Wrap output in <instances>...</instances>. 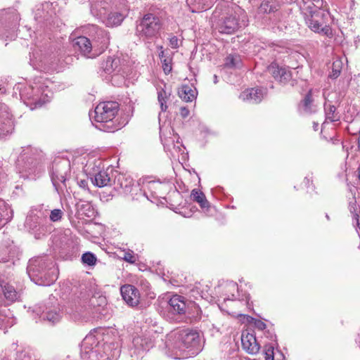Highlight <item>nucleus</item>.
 Listing matches in <instances>:
<instances>
[{"mask_svg":"<svg viewBox=\"0 0 360 360\" xmlns=\"http://www.w3.org/2000/svg\"><path fill=\"white\" fill-rule=\"evenodd\" d=\"M164 144V146L165 148H167L168 149H169V141L168 140H165V142L163 143Z\"/></svg>","mask_w":360,"mask_h":360,"instance_id":"50","label":"nucleus"},{"mask_svg":"<svg viewBox=\"0 0 360 360\" xmlns=\"http://www.w3.org/2000/svg\"><path fill=\"white\" fill-rule=\"evenodd\" d=\"M240 61V57L238 55L230 54L225 58L224 66L229 68H233L238 67Z\"/></svg>","mask_w":360,"mask_h":360,"instance_id":"37","label":"nucleus"},{"mask_svg":"<svg viewBox=\"0 0 360 360\" xmlns=\"http://www.w3.org/2000/svg\"><path fill=\"white\" fill-rule=\"evenodd\" d=\"M256 326L260 330H264L266 328V324L264 322L259 321L256 323Z\"/></svg>","mask_w":360,"mask_h":360,"instance_id":"48","label":"nucleus"},{"mask_svg":"<svg viewBox=\"0 0 360 360\" xmlns=\"http://www.w3.org/2000/svg\"><path fill=\"white\" fill-rule=\"evenodd\" d=\"M274 347L271 345L264 346L265 360H274Z\"/></svg>","mask_w":360,"mask_h":360,"instance_id":"41","label":"nucleus"},{"mask_svg":"<svg viewBox=\"0 0 360 360\" xmlns=\"http://www.w3.org/2000/svg\"><path fill=\"white\" fill-rule=\"evenodd\" d=\"M349 210L351 214H353L354 219L355 221V224L356 226H359V207L356 204V200L354 198L352 201L349 203Z\"/></svg>","mask_w":360,"mask_h":360,"instance_id":"36","label":"nucleus"},{"mask_svg":"<svg viewBox=\"0 0 360 360\" xmlns=\"http://www.w3.org/2000/svg\"><path fill=\"white\" fill-rule=\"evenodd\" d=\"M11 117L8 106L0 103V136L12 132L13 123Z\"/></svg>","mask_w":360,"mask_h":360,"instance_id":"20","label":"nucleus"},{"mask_svg":"<svg viewBox=\"0 0 360 360\" xmlns=\"http://www.w3.org/2000/svg\"><path fill=\"white\" fill-rule=\"evenodd\" d=\"M323 0H302L300 9L307 26L315 32H323L328 35L330 29L323 26V18L327 13L322 9Z\"/></svg>","mask_w":360,"mask_h":360,"instance_id":"4","label":"nucleus"},{"mask_svg":"<svg viewBox=\"0 0 360 360\" xmlns=\"http://www.w3.org/2000/svg\"><path fill=\"white\" fill-rule=\"evenodd\" d=\"M123 259L130 264H134L136 262V257L133 251L129 250L124 252Z\"/></svg>","mask_w":360,"mask_h":360,"instance_id":"42","label":"nucleus"},{"mask_svg":"<svg viewBox=\"0 0 360 360\" xmlns=\"http://www.w3.org/2000/svg\"><path fill=\"white\" fill-rule=\"evenodd\" d=\"M86 300H87V298H86L85 300H79L78 302V304H76L75 307H76V309L78 310L79 309V307H84L86 303Z\"/></svg>","mask_w":360,"mask_h":360,"instance_id":"47","label":"nucleus"},{"mask_svg":"<svg viewBox=\"0 0 360 360\" xmlns=\"http://www.w3.org/2000/svg\"><path fill=\"white\" fill-rule=\"evenodd\" d=\"M155 185H158L155 182H149L148 186L149 188L154 187Z\"/></svg>","mask_w":360,"mask_h":360,"instance_id":"51","label":"nucleus"},{"mask_svg":"<svg viewBox=\"0 0 360 360\" xmlns=\"http://www.w3.org/2000/svg\"><path fill=\"white\" fill-rule=\"evenodd\" d=\"M313 102L312 89H310L299 105L300 112L306 115L315 113L317 111V108Z\"/></svg>","mask_w":360,"mask_h":360,"instance_id":"26","label":"nucleus"},{"mask_svg":"<svg viewBox=\"0 0 360 360\" xmlns=\"http://www.w3.org/2000/svg\"><path fill=\"white\" fill-rule=\"evenodd\" d=\"M243 349L250 354H256L259 352L260 345L257 342L255 335L249 332H243L241 335Z\"/></svg>","mask_w":360,"mask_h":360,"instance_id":"22","label":"nucleus"},{"mask_svg":"<svg viewBox=\"0 0 360 360\" xmlns=\"http://www.w3.org/2000/svg\"><path fill=\"white\" fill-rule=\"evenodd\" d=\"M20 254L19 248L13 244H1L0 246V263H8V266L15 264Z\"/></svg>","mask_w":360,"mask_h":360,"instance_id":"14","label":"nucleus"},{"mask_svg":"<svg viewBox=\"0 0 360 360\" xmlns=\"http://www.w3.org/2000/svg\"><path fill=\"white\" fill-rule=\"evenodd\" d=\"M268 72L280 82L285 83L291 78L290 71L285 67H280L276 63H271L267 68Z\"/></svg>","mask_w":360,"mask_h":360,"instance_id":"23","label":"nucleus"},{"mask_svg":"<svg viewBox=\"0 0 360 360\" xmlns=\"http://www.w3.org/2000/svg\"><path fill=\"white\" fill-rule=\"evenodd\" d=\"M192 199L197 202L202 208H208L210 203L205 198V194L199 190L193 189L191 191Z\"/></svg>","mask_w":360,"mask_h":360,"instance_id":"34","label":"nucleus"},{"mask_svg":"<svg viewBox=\"0 0 360 360\" xmlns=\"http://www.w3.org/2000/svg\"><path fill=\"white\" fill-rule=\"evenodd\" d=\"M82 262L84 264H87L89 266H94L96 264L97 259L94 254L90 252H87L82 255Z\"/></svg>","mask_w":360,"mask_h":360,"instance_id":"38","label":"nucleus"},{"mask_svg":"<svg viewBox=\"0 0 360 360\" xmlns=\"http://www.w3.org/2000/svg\"><path fill=\"white\" fill-rule=\"evenodd\" d=\"M166 309L172 315L185 314L186 311V299L181 295H174L169 300Z\"/></svg>","mask_w":360,"mask_h":360,"instance_id":"21","label":"nucleus"},{"mask_svg":"<svg viewBox=\"0 0 360 360\" xmlns=\"http://www.w3.org/2000/svg\"><path fill=\"white\" fill-rule=\"evenodd\" d=\"M3 321V319H1V317L0 316V321Z\"/></svg>","mask_w":360,"mask_h":360,"instance_id":"56","label":"nucleus"},{"mask_svg":"<svg viewBox=\"0 0 360 360\" xmlns=\"http://www.w3.org/2000/svg\"><path fill=\"white\" fill-rule=\"evenodd\" d=\"M189 110L186 107H181L180 108V115L183 118H186L189 115Z\"/></svg>","mask_w":360,"mask_h":360,"instance_id":"46","label":"nucleus"},{"mask_svg":"<svg viewBox=\"0 0 360 360\" xmlns=\"http://www.w3.org/2000/svg\"><path fill=\"white\" fill-rule=\"evenodd\" d=\"M278 4L276 0H264L259 7V13H271L278 10Z\"/></svg>","mask_w":360,"mask_h":360,"instance_id":"32","label":"nucleus"},{"mask_svg":"<svg viewBox=\"0 0 360 360\" xmlns=\"http://www.w3.org/2000/svg\"><path fill=\"white\" fill-rule=\"evenodd\" d=\"M7 179L6 170L2 160H0V185Z\"/></svg>","mask_w":360,"mask_h":360,"instance_id":"43","label":"nucleus"},{"mask_svg":"<svg viewBox=\"0 0 360 360\" xmlns=\"http://www.w3.org/2000/svg\"><path fill=\"white\" fill-rule=\"evenodd\" d=\"M117 0H94L91 6V13H92V8L96 4H98V8L102 7H107V13H108L112 9V6Z\"/></svg>","mask_w":360,"mask_h":360,"instance_id":"35","label":"nucleus"},{"mask_svg":"<svg viewBox=\"0 0 360 360\" xmlns=\"http://www.w3.org/2000/svg\"><path fill=\"white\" fill-rule=\"evenodd\" d=\"M324 111L326 120H328L331 122H338L340 120V115L337 111L336 107L327 101H326L324 104Z\"/></svg>","mask_w":360,"mask_h":360,"instance_id":"31","label":"nucleus"},{"mask_svg":"<svg viewBox=\"0 0 360 360\" xmlns=\"http://www.w3.org/2000/svg\"><path fill=\"white\" fill-rule=\"evenodd\" d=\"M93 184L98 187H105L111 185V179L106 171H99L92 179Z\"/></svg>","mask_w":360,"mask_h":360,"instance_id":"29","label":"nucleus"},{"mask_svg":"<svg viewBox=\"0 0 360 360\" xmlns=\"http://www.w3.org/2000/svg\"><path fill=\"white\" fill-rule=\"evenodd\" d=\"M72 46L76 51H79L84 56L93 58L98 56L91 41L86 37H78L72 39Z\"/></svg>","mask_w":360,"mask_h":360,"instance_id":"16","label":"nucleus"},{"mask_svg":"<svg viewBox=\"0 0 360 360\" xmlns=\"http://www.w3.org/2000/svg\"><path fill=\"white\" fill-rule=\"evenodd\" d=\"M357 142H358V148L360 150V134H359V136L357 139Z\"/></svg>","mask_w":360,"mask_h":360,"instance_id":"53","label":"nucleus"},{"mask_svg":"<svg viewBox=\"0 0 360 360\" xmlns=\"http://www.w3.org/2000/svg\"><path fill=\"white\" fill-rule=\"evenodd\" d=\"M167 342L174 349L189 354H197L201 350L199 333L189 328L172 332L168 335Z\"/></svg>","mask_w":360,"mask_h":360,"instance_id":"3","label":"nucleus"},{"mask_svg":"<svg viewBox=\"0 0 360 360\" xmlns=\"http://www.w3.org/2000/svg\"><path fill=\"white\" fill-rule=\"evenodd\" d=\"M120 292L124 302L131 307L137 306L140 302V293L134 285L126 284L120 288Z\"/></svg>","mask_w":360,"mask_h":360,"instance_id":"19","label":"nucleus"},{"mask_svg":"<svg viewBox=\"0 0 360 360\" xmlns=\"http://www.w3.org/2000/svg\"><path fill=\"white\" fill-rule=\"evenodd\" d=\"M110 349L108 344L99 345L94 334L87 335L81 344V358L82 360H112L107 352Z\"/></svg>","mask_w":360,"mask_h":360,"instance_id":"5","label":"nucleus"},{"mask_svg":"<svg viewBox=\"0 0 360 360\" xmlns=\"http://www.w3.org/2000/svg\"><path fill=\"white\" fill-rule=\"evenodd\" d=\"M98 4H96L92 8V15L101 19L107 27H115L120 25L125 18V13L122 11H110L107 13V7L98 8Z\"/></svg>","mask_w":360,"mask_h":360,"instance_id":"12","label":"nucleus"},{"mask_svg":"<svg viewBox=\"0 0 360 360\" xmlns=\"http://www.w3.org/2000/svg\"><path fill=\"white\" fill-rule=\"evenodd\" d=\"M79 185L80 187L83 188H86L87 187V181L86 180H81L79 182Z\"/></svg>","mask_w":360,"mask_h":360,"instance_id":"49","label":"nucleus"},{"mask_svg":"<svg viewBox=\"0 0 360 360\" xmlns=\"http://www.w3.org/2000/svg\"><path fill=\"white\" fill-rule=\"evenodd\" d=\"M342 65V61L340 60H336L333 63L332 72L329 75L330 78L335 79L340 75L341 72Z\"/></svg>","mask_w":360,"mask_h":360,"instance_id":"39","label":"nucleus"},{"mask_svg":"<svg viewBox=\"0 0 360 360\" xmlns=\"http://www.w3.org/2000/svg\"><path fill=\"white\" fill-rule=\"evenodd\" d=\"M169 46L172 49H176V48L179 47V39L177 38V37L174 36V37L170 38V39H169Z\"/></svg>","mask_w":360,"mask_h":360,"instance_id":"45","label":"nucleus"},{"mask_svg":"<svg viewBox=\"0 0 360 360\" xmlns=\"http://www.w3.org/2000/svg\"><path fill=\"white\" fill-rule=\"evenodd\" d=\"M318 127H319V124L316 123V122H314V129L315 131L318 130Z\"/></svg>","mask_w":360,"mask_h":360,"instance_id":"52","label":"nucleus"},{"mask_svg":"<svg viewBox=\"0 0 360 360\" xmlns=\"http://www.w3.org/2000/svg\"><path fill=\"white\" fill-rule=\"evenodd\" d=\"M179 97L185 102H191L196 97L195 89H193L190 86L184 84L178 91Z\"/></svg>","mask_w":360,"mask_h":360,"instance_id":"30","label":"nucleus"},{"mask_svg":"<svg viewBox=\"0 0 360 360\" xmlns=\"http://www.w3.org/2000/svg\"><path fill=\"white\" fill-rule=\"evenodd\" d=\"M101 68L108 75L124 74V71L120 65V60L119 58H108L101 63Z\"/></svg>","mask_w":360,"mask_h":360,"instance_id":"24","label":"nucleus"},{"mask_svg":"<svg viewBox=\"0 0 360 360\" xmlns=\"http://www.w3.org/2000/svg\"><path fill=\"white\" fill-rule=\"evenodd\" d=\"M247 22L245 11L240 8H237L227 13L218 20L217 29L220 33L231 34L239 28L246 26Z\"/></svg>","mask_w":360,"mask_h":360,"instance_id":"7","label":"nucleus"},{"mask_svg":"<svg viewBox=\"0 0 360 360\" xmlns=\"http://www.w3.org/2000/svg\"><path fill=\"white\" fill-rule=\"evenodd\" d=\"M14 89L19 91L21 100L31 110L41 107L52 96L51 91L41 78L32 84H18Z\"/></svg>","mask_w":360,"mask_h":360,"instance_id":"2","label":"nucleus"},{"mask_svg":"<svg viewBox=\"0 0 360 360\" xmlns=\"http://www.w3.org/2000/svg\"><path fill=\"white\" fill-rule=\"evenodd\" d=\"M27 272L31 281L39 285L49 286L58 278V270L52 258L38 256L29 260Z\"/></svg>","mask_w":360,"mask_h":360,"instance_id":"1","label":"nucleus"},{"mask_svg":"<svg viewBox=\"0 0 360 360\" xmlns=\"http://www.w3.org/2000/svg\"><path fill=\"white\" fill-rule=\"evenodd\" d=\"M95 36L92 41V45L94 51L98 53V56L103 53L108 47L110 43V36L105 30L94 27Z\"/></svg>","mask_w":360,"mask_h":360,"instance_id":"17","label":"nucleus"},{"mask_svg":"<svg viewBox=\"0 0 360 360\" xmlns=\"http://www.w3.org/2000/svg\"><path fill=\"white\" fill-rule=\"evenodd\" d=\"M171 96V91L166 87L158 89V100L160 104L161 111L165 112L167 109V102Z\"/></svg>","mask_w":360,"mask_h":360,"instance_id":"33","label":"nucleus"},{"mask_svg":"<svg viewBox=\"0 0 360 360\" xmlns=\"http://www.w3.org/2000/svg\"><path fill=\"white\" fill-rule=\"evenodd\" d=\"M42 159L41 151L31 146L24 147L17 160L20 172H27L29 175L39 173Z\"/></svg>","mask_w":360,"mask_h":360,"instance_id":"6","label":"nucleus"},{"mask_svg":"<svg viewBox=\"0 0 360 360\" xmlns=\"http://www.w3.org/2000/svg\"><path fill=\"white\" fill-rule=\"evenodd\" d=\"M70 172V162L67 158H56L52 163L50 176L52 184L58 193L62 190L68 175Z\"/></svg>","mask_w":360,"mask_h":360,"instance_id":"10","label":"nucleus"},{"mask_svg":"<svg viewBox=\"0 0 360 360\" xmlns=\"http://www.w3.org/2000/svg\"><path fill=\"white\" fill-rule=\"evenodd\" d=\"M265 94V91L262 89L252 88L243 91L240 98L251 103H259L262 101Z\"/></svg>","mask_w":360,"mask_h":360,"instance_id":"25","label":"nucleus"},{"mask_svg":"<svg viewBox=\"0 0 360 360\" xmlns=\"http://www.w3.org/2000/svg\"><path fill=\"white\" fill-rule=\"evenodd\" d=\"M120 105L115 101H105L97 105L95 108L94 120L97 122L108 123L115 117Z\"/></svg>","mask_w":360,"mask_h":360,"instance_id":"11","label":"nucleus"},{"mask_svg":"<svg viewBox=\"0 0 360 360\" xmlns=\"http://www.w3.org/2000/svg\"><path fill=\"white\" fill-rule=\"evenodd\" d=\"M13 215V210L4 200H0V227L11 221Z\"/></svg>","mask_w":360,"mask_h":360,"instance_id":"28","label":"nucleus"},{"mask_svg":"<svg viewBox=\"0 0 360 360\" xmlns=\"http://www.w3.org/2000/svg\"><path fill=\"white\" fill-rule=\"evenodd\" d=\"M162 68L166 75L169 74L172 71L171 60L165 58L162 60Z\"/></svg>","mask_w":360,"mask_h":360,"instance_id":"44","label":"nucleus"},{"mask_svg":"<svg viewBox=\"0 0 360 360\" xmlns=\"http://www.w3.org/2000/svg\"><path fill=\"white\" fill-rule=\"evenodd\" d=\"M161 27L160 19L157 15L147 13L137 22L136 34L140 38L152 39L157 37Z\"/></svg>","mask_w":360,"mask_h":360,"instance_id":"9","label":"nucleus"},{"mask_svg":"<svg viewBox=\"0 0 360 360\" xmlns=\"http://www.w3.org/2000/svg\"><path fill=\"white\" fill-rule=\"evenodd\" d=\"M63 212L60 209H54L50 213L49 212V219L56 222L61 219Z\"/></svg>","mask_w":360,"mask_h":360,"instance_id":"40","label":"nucleus"},{"mask_svg":"<svg viewBox=\"0 0 360 360\" xmlns=\"http://www.w3.org/2000/svg\"><path fill=\"white\" fill-rule=\"evenodd\" d=\"M82 207H88V209H90V207H91L90 205L88 203H86L85 205H82Z\"/></svg>","mask_w":360,"mask_h":360,"instance_id":"54","label":"nucleus"},{"mask_svg":"<svg viewBox=\"0 0 360 360\" xmlns=\"http://www.w3.org/2000/svg\"><path fill=\"white\" fill-rule=\"evenodd\" d=\"M133 348L131 355H141L145 352L149 351L154 345L153 340L148 335L137 336L133 339Z\"/></svg>","mask_w":360,"mask_h":360,"instance_id":"18","label":"nucleus"},{"mask_svg":"<svg viewBox=\"0 0 360 360\" xmlns=\"http://www.w3.org/2000/svg\"><path fill=\"white\" fill-rule=\"evenodd\" d=\"M41 317L52 323L58 322L62 317L63 310L55 297H49L43 306L40 307Z\"/></svg>","mask_w":360,"mask_h":360,"instance_id":"13","label":"nucleus"},{"mask_svg":"<svg viewBox=\"0 0 360 360\" xmlns=\"http://www.w3.org/2000/svg\"><path fill=\"white\" fill-rule=\"evenodd\" d=\"M0 287L8 302L13 303L20 297V290L15 289L11 284L1 282L0 283Z\"/></svg>","mask_w":360,"mask_h":360,"instance_id":"27","label":"nucleus"},{"mask_svg":"<svg viewBox=\"0 0 360 360\" xmlns=\"http://www.w3.org/2000/svg\"><path fill=\"white\" fill-rule=\"evenodd\" d=\"M138 186L134 184V179L125 174H117L114 180V189L119 193L124 194H132L134 189Z\"/></svg>","mask_w":360,"mask_h":360,"instance_id":"15","label":"nucleus"},{"mask_svg":"<svg viewBox=\"0 0 360 360\" xmlns=\"http://www.w3.org/2000/svg\"><path fill=\"white\" fill-rule=\"evenodd\" d=\"M48 210H31L26 217L25 226L34 234L36 238H39L48 231Z\"/></svg>","mask_w":360,"mask_h":360,"instance_id":"8","label":"nucleus"},{"mask_svg":"<svg viewBox=\"0 0 360 360\" xmlns=\"http://www.w3.org/2000/svg\"><path fill=\"white\" fill-rule=\"evenodd\" d=\"M326 218L328 219H329V217L328 214H326Z\"/></svg>","mask_w":360,"mask_h":360,"instance_id":"55","label":"nucleus"}]
</instances>
